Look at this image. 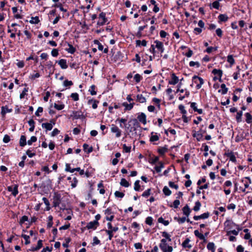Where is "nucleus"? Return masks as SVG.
Returning a JSON list of instances; mask_svg holds the SVG:
<instances>
[{
  "mask_svg": "<svg viewBox=\"0 0 252 252\" xmlns=\"http://www.w3.org/2000/svg\"><path fill=\"white\" fill-rule=\"evenodd\" d=\"M125 128L127 134L130 138L136 139L141 134L142 127L140 123L135 118L129 120L127 123V126H125Z\"/></svg>",
  "mask_w": 252,
  "mask_h": 252,
  "instance_id": "f257e3e1",
  "label": "nucleus"
},
{
  "mask_svg": "<svg viewBox=\"0 0 252 252\" xmlns=\"http://www.w3.org/2000/svg\"><path fill=\"white\" fill-rule=\"evenodd\" d=\"M162 237H163L160 241L159 247L162 252H172L173 248L172 246V242L171 236L165 232H162Z\"/></svg>",
  "mask_w": 252,
  "mask_h": 252,
  "instance_id": "f03ea898",
  "label": "nucleus"
},
{
  "mask_svg": "<svg viewBox=\"0 0 252 252\" xmlns=\"http://www.w3.org/2000/svg\"><path fill=\"white\" fill-rule=\"evenodd\" d=\"M148 153L147 155V158L148 159V161L150 163L155 165L153 173L154 174L158 173V164H157V163L158 162V156L154 155L151 152H148Z\"/></svg>",
  "mask_w": 252,
  "mask_h": 252,
  "instance_id": "7ed1b4c3",
  "label": "nucleus"
},
{
  "mask_svg": "<svg viewBox=\"0 0 252 252\" xmlns=\"http://www.w3.org/2000/svg\"><path fill=\"white\" fill-rule=\"evenodd\" d=\"M53 205L54 207H59L62 202V195L58 191H55L53 194Z\"/></svg>",
  "mask_w": 252,
  "mask_h": 252,
  "instance_id": "20e7f679",
  "label": "nucleus"
},
{
  "mask_svg": "<svg viewBox=\"0 0 252 252\" xmlns=\"http://www.w3.org/2000/svg\"><path fill=\"white\" fill-rule=\"evenodd\" d=\"M192 81L193 83L196 84V88L197 89H199L201 88L202 85L204 83L203 79L202 78L196 75L193 76Z\"/></svg>",
  "mask_w": 252,
  "mask_h": 252,
  "instance_id": "39448f33",
  "label": "nucleus"
},
{
  "mask_svg": "<svg viewBox=\"0 0 252 252\" xmlns=\"http://www.w3.org/2000/svg\"><path fill=\"white\" fill-rule=\"evenodd\" d=\"M99 225V223L98 221L93 220L88 222L86 226L84 227V228L95 230Z\"/></svg>",
  "mask_w": 252,
  "mask_h": 252,
  "instance_id": "423d86ee",
  "label": "nucleus"
},
{
  "mask_svg": "<svg viewBox=\"0 0 252 252\" xmlns=\"http://www.w3.org/2000/svg\"><path fill=\"white\" fill-rule=\"evenodd\" d=\"M137 120L139 123H141L144 125L146 124V115L143 112L139 113L137 114Z\"/></svg>",
  "mask_w": 252,
  "mask_h": 252,
  "instance_id": "0eeeda50",
  "label": "nucleus"
},
{
  "mask_svg": "<svg viewBox=\"0 0 252 252\" xmlns=\"http://www.w3.org/2000/svg\"><path fill=\"white\" fill-rule=\"evenodd\" d=\"M158 48V40H156L154 42V44L151 45V46L150 48V51L151 52L153 55V56H150L149 59L150 61H152L153 58H154L155 57V48Z\"/></svg>",
  "mask_w": 252,
  "mask_h": 252,
  "instance_id": "6e6552de",
  "label": "nucleus"
},
{
  "mask_svg": "<svg viewBox=\"0 0 252 252\" xmlns=\"http://www.w3.org/2000/svg\"><path fill=\"white\" fill-rule=\"evenodd\" d=\"M111 131L112 133H116V137L117 138L120 137L121 135V130L115 125H111Z\"/></svg>",
  "mask_w": 252,
  "mask_h": 252,
  "instance_id": "1a4fd4ad",
  "label": "nucleus"
},
{
  "mask_svg": "<svg viewBox=\"0 0 252 252\" xmlns=\"http://www.w3.org/2000/svg\"><path fill=\"white\" fill-rule=\"evenodd\" d=\"M73 115L70 117H73V120L85 118L83 113L81 111H73Z\"/></svg>",
  "mask_w": 252,
  "mask_h": 252,
  "instance_id": "9d476101",
  "label": "nucleus"
},
{
  "mask_svg": "<svg viewBox=\"0 0 252 252\" xmlns=\"http://www.w3.org/2000/svg\"><path fill=\"white\" fill-rule=\"evenodd\" d=\"M179 81V78L175 73H172L171 75V79L168 81V83L170 85H175L177 84Z\"/></svg>",
  "mask_w": 252,
  "mask_h": 252,
  "instance_id": "9b49d317",
  "label": "nucleus"
},
{
  "mask_svg": "<svg viewBox=\"0 0 252 252\" xmlns=\"http://www.w3.org/2000/svg\"><path fill=\"white\" fill-rule=\"evenodd\" d=\"M56 63H58L62 69H66L68 67L66 63V60L65 59H61L59 61H56Z\"/></svg>",
  "mask_w": 252,
  "mask_h": 252,
  "instance_id": "f8f14e48",
  "label": "nucleus"
},
{
  "mask_svg": "<svg viewBox=\"0 0 252 252\" xmlns=\"http://www.w3.org/2000/svg\"><path fill=\"white\" fill-rule=\"evenodd\" d=\"M134 105V103L133 102L128 104L126 102H124L121 104L122 106L125 107V111L131 110L133 108Z\"/></svg>",
  "mask_w": 252,
  "mask_h": 252,
  "instance_id": "ddd939ff",
  "label": "nucleus"
},
{
  "mask_svg": "<svg viewBox=\"0 0 252 252\" xmlns=\"http://www.w3.org/2000/svg\"><path fill=\"white\" fill-rule=\"evenodd\" d=\"M99 101L96 99H90L88 101V104L90 105L92 103V108L95 109L97 107V105Z\"/></svg>",
  "mask_w": 252,
  "mask_h": 252,
  "instance_id": "4468645a",
  "label": "nucleus"
},
{
  "mask_svg": "<svg viewBox=\"0 0 252 252\" xmlns=\"http://www.w3.org/2000/svg\"><path fill=\"white\" fill-rule=\"evenodd\" d=\"M209 217V213L208 212L204 213L201 215L199 216H194L193 217V219L195 220H200V219H205L208 218Z\"/></svg>",
  "mask_w": 252,
  "mask_h": 252,
  "instance_id": "2eb2a0df",
  "label": "nucleus"
},
{
  "mask_svg": "<svg viewBox=\"0 0 252 252\" xmlns=\"http://www.w3.org/2000/svg\"><path fill=\"white\" fill-rule=\"evenodd\" d=\"M46 65L48 69H50L49 72V75H52L54 73L55 70V66L53 64V62L51 61H48Z\"/></svg>",
  "mask_w": 252,
  "mask_h": 252,
  "instance_id": "dca6fc26",
  "label": "nucleus"
},
{
  "mask_svg": "<svg viewBox=\"0 0 252 252\" xmlns=\"http://www.w3.org/2000/svg\"><path fill=\"white\" fill-rule=\"evenodd\" d=\"M65 170L67 172H69L70 173H73L75 171H77L80 170V167H77V168L71 169L70 167V164L69 163H66L65 164Z\"/></svg>",
  "mask_w": 252,
  "mask_h": 252,
  "instance_id": "f3484780",
  "label": "nucleus"
},
{
  "mask_svg": "<svg viewBox=\"0 0 252 252\" xmlns=\"http://www.w3.org/2000/svg\"><path fill=\"white\" fill-rule=\"evenodd\" d=\"M83 150L88 154H90L93 151L92 146L89 147V145L87 143H84L83 145Z\"/></svg>",
  "mask_w": 252,
  "mask_h": 252,
  "instance_id": "a211bd4d",
  "label": "nucleus"
},
{
  "mask_svg": "<svg viewBox=\"0 0 252 252\" xmlns=\"http://www.w3.org/2000/svg\"><path fill=\"white\" fill-rule=\"evenodd\" d=\"M212 73L215 75L217 76L219 78V80H221V78L222 75V71L221 70L214 69L212 70Z\"/></svg>",
  "mask_w": 252,
  "mask_h": 252,
  "instance_id": "6ab92c4d",
  "label": "nucleus"
},
{
  "mask_svg": "<svg viewBox=\"0 0 252 252\" xmlns=\"http://www.w3.org/2000/svg\"><path fill=\"white\" fill-rule=\"evenodd\" d=\"M190 107H191V108L193 109V110L195 112H198L200 114H202V112H203L202 109H198L197 108V104H196V103L195 102H191L190 103Z\"/></svg>",
  "mask_w": 252,
  "mask_h": 252,
  "instance_id": "aec40b11",
  "label": "nucleus"
},
{
  "mask_svg": "<svg viewBox=\"0 0 252 252\" xmlns=\"http://www.w3.org/2000/svg\"><path fill=\"white\" fill-rule=\"evenodd\" d=\"M241 181L242 183H244L245 188H243L242 187H240L239 189L243 192H245L246 189L249 188L250 183H249L248 182H246V181L245 180V179H242L241 180Z\"/></svg>",
  "mask_w": 252,
  "mask_h": 252,
  "instance_id": "412c9836",
  "label": "nucleus"
},
{
  "mask_svg": "<svg viewBox=\"0 0 252 252\" xmlns=\"http://www.w3.org/2000/svg\"><path fill=\"white\" fill-rule=\"evenodd\" d=\"M27 144L26 137L25 135H22L21 136L19 145L21 147H24Z\"/></svg>",
  "mask_w": 252,
  "mask_h": 252,
  "instance_id": "4be33fe9",
  "label": "nucleus"
},
{
  "mask_svg": "<svg viewBox=\"0 0 252 252\" xmlns=\"http://www.w3.org/2000/svg\"><path fill=\"white\" fill-rule=\"evenodd\" d=\"M182 210L184 215H186L187 217H188L190 213V210L188 205H186L184 207Z\"/></svg>",
  "mask_w": 252,
  "mask_h": 252,
  "instance_id": "5701e85b",
  "label": "nucleus"
},
{
  "mask_svg": "<svg viewBox=\"0 0 252 252\" xmlns=\"http://www.w3.org/2000/svg\"><path fill=\"white\" fill-rule=\"evenodd\" d=\"M228 89L226 87L224 84H222L220 85V89L219 90V92L220 93L222 94H225L227 93Z\"/></svg>",
  "mask_w": 252,
  "mask_h": 252,
  "instance_id": "b1692460",
  "label": "nucleus"
},
{
  "mask_svg": "<svg viewBox=\"0 0 252 252\" xmlns=\"http://www.w3.org/2000/svg\"><path fill=\"white\" fill-rule=\"evenodd\" d=\"M42 127L46 129V130H51L53 128V125L51 123H45L42 124Z\"/></svg>",
  "mask_w": 252,
  "mask_h": 252,
  "instance_id": "393cba45",
  "label": "nucleus"
},
{
  "mask_svg": "<svg viewBox=\"0 0 252 252\" xmlns=\"http://www.w3.org/2000/svg\"><path fill=\"white\" fill-rule=\"evenodd\" d=\"M12 111L11 109H9L7 106H2L1 107V114L2 116H4L5 115L6 113H9Z\"/></svg>",
  "mask_w": 252,
  "mask_h": 252,
  "instance_id": "a878e982",
  "label": "nucleus"
},
{
  "mask_svg": "<svg viewBox=\"0 0 252 252\" xmlns=\"http://www.w3.org/2000/svg\"><path fill=\"white\" fill-rule=\"evenodd\" d=\"M219 22H226L228 19V17L226 14H220L218 16Z\"/></svg>",
  "mask_w": 252,
  "mask_h": 252,
  "instance_id": "bb28decb",
  "label": "nucleus"
},
{
  "mask_svg": "<svg viewBox=\"0 0 252 252\" xmlns=\"http://www.w3.org/2000/svg\"><path fill=\"white\" fill-rule=\"evenodd\" d=\"M18 184H15L14 185V187L13 188V189H12V191H11V194L14 196H16L19 193V191H18Z\"/></svg>",
  "mask_w": 252,
  "mask_h": 252,
  "instance_id": "cd10ccee",
  "label": "nucleus"
},
{
  "mask_svg": "<svg viewBox=\"0 0 252 252\" xmlns=\"http://www.w3.org/2000/svg\"><path fill=\"white\" fill-rule=\"evenodd\" d=\"M29 126H30V127L29 128V131L30 132H32L33 131L34 129V127H35V122L33 120V119H30L28 122Z\"/></svg>",
  "mask_w": 252,
  "mask_h": 252,
  "instance_id": "c85d7f7f",
  "label": "nucleus"
},
{
  "mask_svg": "<svg viewBox=\"0 0 252 252\" xmlns=\"http://www.w3.org/2000/svg\"><path fill=\"white\" fill-rule=\"evenodd\" d=\"M69 48L66 49V51L71 54H73L76 51V48L71 44L68 43Z\"/></svg>",
  "mask_w": 252,
  "mask_h": 252,
  "instance_id": "c756f323",
  "label": "nucleus"
},
{
  "mask_svg": "<svg viewBox=\"0 0 252 252\" xmlns=\"http://www.w3.org/2000/svg\"><path fill=\"white\" fill-rule=\"evenodd\" d=\"M42 200L43 201L44 204L46 206L45 210L49 211L51 209V207H50V202L48 199L46 197H43L42 198Z\"/></svg>",
  "mask_w": 252,
  "mask_h": 252,
  "instance_id": "7c9ffc66",
  "label": "nucleus"
},
{
  "mask_svg": "<svg viewBox=\"0 0 252 252\" xmlns=\"http://www.w3.org/2000/svg\"><path fill=\"white\" fill-rule=\"evenodd\" d=\"M136 101L140 103H144L146 102V98L142 94H138L136 96Z\"/></svg>",
  "mask_w": 252,
  "mask_h": 252,
  "instance_id": "2f4dec72",
  "label": "nucleus"
},
{
  "mask_svg": "<svg viewBox=\"0 0 252 252\" xmlns=\"http://www.w3.org/2000/svg\"><path fill=\"white\" fill-rule=\"evenodd\" d=\"M96 86L94 85H92L91 86L89 92L90 93V94L92 95H94L96 94Z\"/></svg>",
  "mask_w": 252,
  "mask_h": 252,
  "instance_id": "473e14b6",
  "label": "nucleus"
},
{
  "mask_svg": "<svg viewBox=\"0 0 252 252\" xmlns=\"http://www.w3.org/2000/svg\"><path fill=\"white\" fill-rule=\"evenodd\" d=\"M107 225L108 228V230H110L113 232L117 231L119 229L118 227H113L111 222H108Z\"/></svg>",
  "mask_w": 252,
  "mask_h": 252,
  "instance_id": "72a5a7b5",
  "label": "nucleus"
},
{
  "mask_svg": "<svg viewBox=\"0 0 252 252\" xmlns=\"http://www.w3.org/2000/svg\"><path fill=\"white\" fill-rule=\"evenodd\" d=\"M120 185L126 188H127L130 186V184L125 178H122L121 179Z\"/></svg>",
  "mask_w": 252,
  "mask_h": 252,
  "instance_id": "f704fd0d",
  "label": "nucleus"
},
{
  "mask_svg": "<svg viewBox=\"0 0 252 252\" xmlns=\"http://www.w3.org/2000/svg\"><path fill=\"white\" fill-rule=\"evenodd\" d=\"M122 53L120 51H118L117 54L114 56L113 60L114 62H116L119 61L121 59Z\"/></svg>",
  "mask_w": 252,
  "mask_h": 252,
  "instance_id": "c9c22d12",
  "label": "nucleus"
},
{
  "mask_svg": "<svg viewBox=\"0 0 252 252\" xmlns=\"http://www.w3.org/2000/svg\"><path fill=\"white\" fill-rule=\"evenodd\" d=\"M40 22L38 16L32 17V20L30 21V23L32 24H36Z\"/></svg>",
  "mask_w": 252,
  "mask_h": 252,
  "instance_id": "e433bc0d",
  "label": "nucleus"
},
{
  "mask_svg": "<svg viewBox=\"0 0 252 252\" xmlns=\"http://www.w3.org/2000/svg\"><path fill=\"white\" fill-rule=\"evenodd\" d=\"M192 136L193 137H195L196 138V140L198 141H200L201 140V139L202 137V135L201 134L199 133L198 132H194L192 134Z\"/></svg>",
  "mask_w": 252,
  "mask_h": 252,
  "instance_id": "4c0bfd02",
  "label": "nucleus"
},
{
  "mask_svg": "<svg viewBox=\"0 0 252 252\" xmlns=\"http://www.w3.org/2000/svg\"><path fill=\"white\" fill-rule=\"evenodd\" d=\"M24 33L26 36V38L25 39V41H26V40H29L31 39L32 37V34L28 30H25L24 31Z\"/></svg>",
  "mask_w": 252,
  "mask_h": 252,
  "instance_id": "58836bf2",
  "label": "nucleus"
},
{
  "mask_svg": "<svg viewBox=\"0 0 252 252\" xmlns=\"http://www.w3.org/2000/svg\"><path fill=\"white\" fill-rule=\"evenodd\" d=\"M134 189L136 191H138L140 190V181L139 180H136L135 182L134 186Z\"/></svg>",
  "mask_w": 252,
  "mask_h": 252,
  "instance_id": "ea45409f",
  "label": "nucleus"
},
{
  "mask_svg": "<svg viewBox=\"0 0 252 252\" xmlns=\"http://www.w3.org/2000/svg\"><path fill=\"white\" fill-rule=\"evenodd\" d=\"M54 6L55 7L59 8L60 10L61 11L64 12H67V9L64 8L63 7V4L62 3H56L55 4H54Z\"/></svg>",
  "mask_w": 252,
  "mask_h": 252,
  "instance_id": "a19ab883",
  "label": "nucleus"
},
{
  "mask_svg": "<svg viewBox=\"0 0 252 252\" xmlns=\"http://www.w3.org/2000/svg\"><path fill=\"white\" fill-rule=\"evenodd\" d=\"M246 121L247 123L250 124L252 122V116L249 113H246L245 114Z\"/></svg>",
  "mask_w": 252,
  "mask_h": 252,
  "instance_id": "79ce46f5",
  "label": "nucleus"
},
{
  "mask_svg": "<svg viewBox=\"0 0 252 252\" xmlns=\"http://www.w3.org/2000/svg\"><path fill=\"white\" fill-rule=\"evenodd\" d=\"M136 46H146L147 45V41L145 40H143L142 41L140 40H137L136 41Z\"/></svg>",
  "mask_w": 252,
  "mask_h": 252,
  "instance_id": "37998d69",
  "label": "nucleus"
},
{
  "mask_svg": "<svg viewBox=\"0 0 252 252\" xmlns=\"http://www.w3.org/2000/svg\"><path fill=\"white\" fill-rule=\"evenodd\" d=\"M21 237L25 239V245H28V244H30L31 242L30 241V236L29 235L22 234L21 235Z\"/></svg>",
  "mask_w": 252,
  "mask_h": 252,
  "instance_id": "c03bdc74",
  "label": "nucleus"
},
{
  "mask_svg": "<svg viewBox=\"0 0 252 252\" xmlns=\"http://www.w3.org/2000/svg\"><path fill=\"white\" fill-rule=\"evenodd\" d=\"M131 147L127 146L126 144H124L123 145V151L125 153H129L131 151Z\"/></svg>",
  "mask_w": 252,
  "mask_h": 252,
  "instance_id": "a18cd8bd",
  "label": "nucleus"
},
{
  "mask_svg": "<svg viewBox=\"0 0 252 252\" xmlns=\"http://www.w3.org/2000/svg\"><path fill=\"white\" fill-rule=\"evenodd\" d=\"M29 221V218L27 216H23L20 219L19 221V223L20 225H22L25 221Z\"/></svg>",
  "mask_w": 252,
  "mask_h": 252,
  "instance_id": "49530a36",
  "label": "nucleus"
},
{
  "mask_svg": "<svg viewBox=\"0 0 252 252\" xmlns=\"http://www.w3.org/2000/svg\"><path fill=\"white\" fill-rule=\"evenodd\" d=\"M227 61L231 65H233L235 63L234 59L233 57V56L230 55H228L227 58Z\"/></svg>",
  "mask_w": 252,
  "mask_h": 252,
  "instance_id": "de8ad7c7",
  "label": "nucleus"
},
{
  "mask_svg": "<svg viewBox=\"0 0 252 252\" xmlns=\"http://www.w3.org/2000/svg\"><path fill=\"white\" fill-rule=\"evenodd\" d=\"M107 234L108 235V240H111L113 237V232L110 230L104 229Z\"/></svg>",
  "mask_w": 252,
  "mask_h": 252,
  "instance_id": "09e8293b",
  "label": "nucleus"
},
{
  "mask_svg": "<svg viewBox=\"0 0 252 252\" xmlns=\"http://www.w3.org/2000/svg\"><path fill=\"white\" fill-rule=\"evenodd\" d=\"M194 235L198 237L201 240H203L204 239V235L200 233L198 230H195L194 231Z\"/></svg>",
  "mask_w": 252,
  "mask_h": 252,
  "instance_id": "8fccbe9b",
  "label": "nucleus"
},
{
  "mask_svg": "<svg viewBox=\"0 0 252 252\" xmlns=\"http://www.w3.org/2000/svg\"><path fill=\"white\" fill-rule=\"evenodd\" d=\"M64 104H57V103H55L54 105V107L55 109H56L58 110H61L63 109L64 108Z\"/></svg>",
  "mask_w": 252,
  "mask_h": 252,
  "instance_id": "3c124183",
  "label": "nucleus"
},
{
  "mask_svg": "<svg viewBox=\"0 0 252 252\" xmlns=\"http://www.w3.org/2000/svg\"><path fill=\"white\" fill-rule=\"evenodd\" d=\"M163 192L165 195L169 196L171 194V191L169 188L165 186L163 189Z\"/></svg>",
  "mask_w": 252,
  "mask_h": 252,
  "instance_id": "603ef678",
  "label": "nucleus"
},
{
  "mask_svg": "<svg viewBox=\"0 0 252 252\" xmlns=\"http://www.w3.org/2000/svg\"><path fill=\"white\" fill-rule=\"evenodd\" d=\"M167 148L166 146L158 148V154L163 155L167 152Z\"/></svg>",
  "mask_w": 252,
  "mask_h": 252,
  "instance_id": "864d4df0",
  "label": "nucleus"
},
{
  "mask_svg": "<svg viewBox=\"0 0 252 252\" xmlns=\"http://www.w3.org/2000/svg\"><path fill=\"white\" fill-rule=\"evenodd\" d=\"M164 132L167 135H168L169 134L172 135H174L176 134V131L175 130L173 129H168V130H166L165 129L164 130Z\"/></svg>",
  "mask_w": 252,
  "mask_h": 252,
  "instance_id": "5fc2aeb1",
  "label": "nucleus"
},
{
  "mask_svg": "<svg viewBox=\"0 0 252 252\" xmlns=\"http://www.w3.org/2000/svg\"><path fill=\"white\" fill-rule=\"evenodd\" d=\"M70 97L74 101H78L79 99V94L77 93H72Z\"/></svg>",
  "mask_w": 252,
  "mask_h": 252,
  "instance_id": "6e6d98bb",
  "label": "nucleus"
},
{
  "mask_svg": "<svg viewBox=\"0 0 252 252\" xmlns=\"http://www.w3.org/2000/svg\"><path fill=\"white\" fill-rule=\"evenodd\" d=\"M37 141V137L35 136H32L31 137V139L29 140L27 143L29 145H31L32 143L35 142Z\"/></svg>",
  "mask_w": 252,
  "mask_h": 252,
  "instance_id": "4d7b16f0",
  "label": "nucleus"
},
{
  "mask_svg": "<svg viewBox=\"0 0 252 252\" xmlns=\"http://www.w3.org/2000/svg\"><path fill=\"white\" fill-rule=\"evenodd\" d=\"M28 91H29L28 88H25L23 89L22 92L20 94V98L21 99L24 98L25 96L26 95L27 93L28 92Z\"/></svg>",
  "mask_w": 252,
  "mask_h": 252,
  "instance_id": "13d9d810",
  "label": "nucleus"
},
{
  "mask_svg": "<svg viewBox=\"0 0 252 252\" xmlns=\"http://www.w3.org/2000/svg\"><path fill=\"white\" fill-rule=\"evenodd\" d=\"M243 115V112L242 111H239L237 112L236 119L237 121V122H240L242 121V116Z\"/></svg>",
  "mask_w": 252,
  "mask_h": 252,
  "instance_id": "bf43d9fd",
  "label": "nucleus"
},
{
  "mask_svg": "<svg viewBox=\"0 0 252 252\" xmlns=\"http://www.w3.org/2000/svg\"><path fill=\"white\" fill-rule=\"evenodd\" d=\"M158 223H161L164 225L166 226L169 224V221L168 220H164L162 218H158Z\"/></svg>",
  "mask_w": 252,
  "mask_h": 252,
  "instance_id": "052dcab7",
  "label": "nucleus"
},
{
  "mask_svg": "<svg viewBox=\"0 0 252 252\" xmlns=\"http://www.w3.org/2000/svg\"><path fill=\"white\" fill-rule=\"evenodd\" d=\"M201 203L199 201H196L195 204V206L193 207V210L194 211H198L199 210L200 208L201 207Z\"/></svg>",
  "mask_w": 252,
  "mask_h": 252,
  "instance_id": "680f3d73",
  "label": "nucleus"
},
{
  "mask_svg": "<svg viewBox=\"0 0 252 252\" xmlns=\"http://www.w3.org/2000/svg\"><path fill=\"white\" fill-rule=\"evenodd\" d=\"M63 86L66 87H70L72 85H73V83L72 82V81H69L68 80H65L63 81Z\"/></svg>",
  "mask_w": 252,
  "mask_h": 252,
  "instance_id": "e2e57ef3",
  "label": "nucleus"
},
{
  "mask_svg": "<svg viewBox=\"0 0 252 252\" xmlns=\"http://www.w3.org/2000/svg\"><path fill=\"white\" fill-rule=\"evenodd\" d=\"M208 250L211 251H215V245L213 243H209L207 246Z\"/></svg>",
  "mask_w": 252,
  "mask_h": 252,
  "instance_id": "0e129e2a",
  "label": "nucleus"
},
{
  "mask_svg": "<svg viewBox=\"0 0 252 252\" xmlns=\"http://www.w3.org/2000/svg\"><path fill=\"white\" fill-rule=\"evenodd\" d=\"M233 225H235V223L230 220H227L224 222V225L225 227H231Z\"/></svg>",
  "mask_w": 252,
  "mask_h": 252,
  "instance_id": "69168bd1",
  "label": "nucleus"
},
{
  "mask_svg": "<svg viewBox=\"0 0 252 252\" xmlns=\"http://www.w3.org/2000/svg\"><path fill=\"white\" fill-rule=\"evenodd\" d=\"M153 219L151 217H148L146 219L145 222L147 224L151 225L153 224Z\"/></svg>",
  "mask_w": 252,
  "mask_h": 252,
  "instance_id": "338daca9",
  "label": "nucleus"
},
{
  "mask_svg": "<svg viewBox=\"0 0 252 252\" xmlns=\"http://www.w3.org/2000/svg\"><path fill=\"white\" fill-rule=\"evenodd\" d=\"M142 79V77L139 74H136L134 76V79L136 83H139Z\"/></svg>",
  "mask_w": 252,
  "mask_h": 252,
  "instance_id": "774afa93",
  "label": "nucleus"
}]
</instances>
